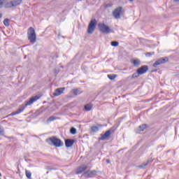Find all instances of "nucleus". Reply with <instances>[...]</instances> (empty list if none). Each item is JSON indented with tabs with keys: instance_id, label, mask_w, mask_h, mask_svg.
<instances>
[{
	"instance_id": "obj_17",
	"label": "nucleus",
	"mask_w": 179,
	"mask_h": 179,
	"mask_svg": "<svg viewBox=\"0 0 179 179\" xmlns=\"http://www.w3.org/2000/svg\"><path fill=\"white\" fill-rule=\"evenodd\" d=\"M132 64L134 66L138 67L139 65H141V60L139 59H136L132 61Z\"/></svg>"
},
{
	"instance_id": "obj_1",
	"label": "nucleus",
	"mask_w": 179,
	"mask_h": 179,
	"mask_svg": "<svg viewBox=\"0 0 179 179\" xmlns=\"http://www.w3.org/2000/svg\"><path fill=\"white\" fill-rule=\"evenodd\" d=\"M40 99V96L38 95H36L35 96H32L29 99V101H27L25 102V104H22L19 106L18 109L15 111L11 113L10 115H8V117H12L13 115H17L20 114V113H23L24 111V109L26 108L27 106H31L34 103V101H37Z\"/></svg>"
},
{
	"instance_id": "obj_4",
	"label": "nucleus",
	"mask_w": 179,
	"mask_h": 179,
	"mask_svg": "<svg viewBox=\"0 0 179 179\" xmlns=\"http://www.w3.org/2000/svg\"><path fill=\"white\" fill-rule=\"evenodd\" d=\"M96 26H97V20L96 19L91 20L87 29L88 34H92L96 29Z\"/></svg>"
},
{
	"instance_id": "obj_14",
	"label": "nucleus",
	"mask_w": 179,
	"mask_h": 179,
	"mask_svg": "<svg viewBox=\"0 0 179 179\" xmlns=\"http://www.w3.org/2000/svg\"><path fill=\"white\" fill-rule=\"evenodd\" d=\"M11 2L13 3V8H15L16 6H19V5L22 3V0H12Z\"/></svg>"
},
{
	"instance_id": "obj_27",
	"label": "nucleus",
	"mask_w": 179,
	"mask_h": 179,
	"mask_svg": "<svg viewBox=\"0 0 179 179\" xmlns=\"http://www.w3.org/2000/svg\"><path fill=\"white\" fill-rule=\"evenodd\" d=\"M120 43H118L117 41H112L110 43V45L113 46V47H118Z\"/></svg>"
},
{
	"instance_id": "obj_34",
	"label": "nucleus",
	"mask_w": 179,
	"mask_h": 179,
	"mask_svg": "<svg viewBox=\"0 0 179 179\" xmlns=\"http://www.w3.org/2000/svg\"><path fill=\"white\" fill-rule=\"evenodd\" d=\"M5 138H7L8 139H11L12 138H10V137H8V136H5Z\"/></svg>"
},
{
	"instance_id": "obj_29",
	"label": "nucleus",
	"mask_w": 179,
	"mask_h": 179,
	"mask_svg": "<svg viewBox=\"0 0 179 179\" xmlns=\"http://www.w3.org/2000/svg\"><path fill=\"white\" fill-rule=\"evenodd\" d=\"M70 133L72 134V135H75L76 134V129L74 128V127H72L71 129H70Z\"/></svg>"
},
{
	"instance_id": "obj_23",
	"label": "nucleus",
	"mask_w": 179,
	"mask_h": 179,
	"mask_svg": "<svg viewBox=\"0 0 179 179\" xmlns=\"http://www.w3.org/2000/svg\"><path fill=\"white\" fill-rule=\"evenodd\" d=\"M108 78L110 80H114V79H115L117 78V76L115 74H109V75H108Z\"/></svg>"
},
{
	"instance_id": "obj_25",
	"label": "nucleus",
	"mask_w": 179,
	"mask_h": 179,
	"mask_svg": "<svg viewBox=\"0 0 179 179\" xmlns=\"http://www.w3.org/2000/svg\"><path fill=\"white\" fill-rule=\"evenodd\" d=\"M25 174H26V177H27L29 179H31V172L25 170Z\"/></svg>"
},
{
	"instance_id": "obj_19",
	"label": "nucleus",
	"mask_w": 179,
	"mask_h": 179,
	"mask_svg": "<svg viewBox=\"0 0 179 179\" xmlns=\"http://www.w3.org/2000/svg\"><path fill=\"white\" fill-rule=\"evenodd\" d=\"M10 20H9V18H6L3 21V23L4 26H6V27H9V26L10 24Z\"/></svg>"
},
{
	"instance_id": "obj_40",
	"label": "nucleus",
	"mask_w": 179,
	"mask_h": 179,
	"mask_svg": "<svg viewBox=\"0 0 179 179\" xmlns=\"http://www.w3.org/2000/svg\"><path fill=\"white\" fill-rule=\"evenodd\" d=\"M77 1H82V0H77Z\"/></svg>"
},
{
	"instance_id": "obj_13",
	"label": "nucleus",
	"mask_w": 179,
	"mask_h": 179,
	"mask_svg": "<svg viewBox=\"0 0 179 179\" xmlns=\"http://www.w3.org/2000/svg\"><path fill=\"white\" fill-rule=\"evenodd\" d=\"M74 143H75V140L73 139L68 138L65 140L66 148H71V146H73Z\"/></svg>"
},
{
	"instance_id": "obj_7",
	"label": "nucleus",
	"mask_w": 179,
	"mask_h": 179,
	"mask_svg": "<svg viewBox=\"0 0 179 179\" xmlns=\"http://www.w3.org/2000/svg\"><path fill=\"white\" fill-rule=\"evenodd\" d=\"M166 62H169V57H161L158 59L154 64L153 66L156 68V66L159 65H162V64H166Z\"/></svg>"
},
{
	"instance_id": "obj_21",
	"label": "nucleus",
	"mask_w": 179,
	"mask_h": 179,
	"mask_svg": "<svg viewBox=\"0 0 179 179\" xmlns=\"http://www.w3.org/2000/svg\"><path fill=\"white\" fill-rule=\"evenodd\" d=\"M115 131H117V127L113 126L110 129L108 130V132H110V134L111 135V134H114Z\"/></svg>"
},
{
	"instance_id": "obj_37",
	"label": "nucleus",
	"mask_w": 179,
	"mask_h": 179,
	"mask_svg": "<svg viewBox=\"0 0 179 179\" xmlns=\"http://www.w3.org/2000/svg\"><path fill=\"white\" fill-rule=\"evenodd\" d=\"M129 1H130V2H133V1H134V0H129Z\"/></svg>"
},
{
	"instance_id": "obj_28",
	"label": "nucleus",
	"mask_w": 179,
	"mask_h": 179,
	"mask_svg": "<svg viewBox=\"0 0 179 179\" xmlns=\"http://www.w3.org/2000/svg\"><path fill=\"white\" fill-rule=\"evenodd\" d=\"M139 75H141V74L138 73V71H136V73H133L131 78L133 79H135L136 78H139Z\"/></svg>"
},
{
	"instance_id": "obj_12",
	"label": "nucleus",
	"mask_w": 179,
	"mask_h": 179,
	"mask_svg": "<svg viewBox=\"0 0 179 179\" xmlns=\"http://www.w3.org/2000/svg\"><path fill=\"white\" fill-rule=\"evenodd\" d=\"M65 90V87H60L55 90V92L53 93V96L57 97V96H61L62 93H64V91Z\"/></svg>"
},
{
	"instance_id": "obj_38",
	"label": "nucleus",
	"mask_w": 179,
	"mask_h": 179,
	"mask_svg": "<svg viewBox=\"0 0 179 179\" xmlns=\"http://www.w3.org/2000/svg\"><path fill=\"white\" fill-rule=\"evenodd\" d=\"M0 177H2V174H1V173H0Z\"/></svg>"
},
{
	"instance_id": "obj_35",
	"label": "nucleus",
	"mask_w": 179,
	"mask_h": 179,
	"mask_svg": "<svg viewBox=\"0 0 179 179\" xmlns=\"http://www.w3.org/2000/svg\"><path fill=\"white\" fill-rule=\"evenodd\" d=\"M2 17V13H0V19Z\"/></svg>"
},
{
	"instance_id": "obj_30",
	"label": "nucleus",
	"mask_w": 179,
	"mask_h": 179,
	"mask_svg": "<svg viewBox=\"0 0 179 179\" xmlns=\"http://www.w3.org/2000/svg\"><path fill=\"white\" fill-rule=\"evenodd\" d=\"M152 55H155V52L145 53V57H152Z\"/></svg>"
},
{
	"instance_id": "obj_8",
	"label": "nucleus",
	"mask_w": 179,
	"mask_h": 179,
	"mask_svg": "<svg viewBox=\"0 0 179 179\" xmlns=\"http://www.w3.org/2000/svg\"><path fill=\"white\" fill-rule=\"evenodd\" d=\"M97 174V171L95 170L93 171H87L86 172L83 173L82 176L85 177V178H92L94 177Z\"/></svg>"
},
{
	"instance_id": "obj_24",
	"label": "nucleus",
	"mask_w": 179,
	"mask_h": 179,
	"mask_svg": "<svg viewBox=\"0 0 179 179\" xmlns=\"http://www.w3.org/2000/svg\"><path fill=\"white\" fill-rule=\"evenodd\" d=\"M92 132H97L99 131V127L97 126H92L91 127Z\"/></svg>"
},
{
	"instance_id": "obj_5",
	"label": "nucleus",
	"mask_w": 179,
	"mask_h": 179,
	"mask_svg": "<svg viewBox=\"0 0 179 179\" xmlns=\"http://www.w3.org/2000/svg\"><path fill=\"white\" fill-rule=\"evenodd\" d=\"M98 29L99 31L101 33H105V34H108V33L111 32V29H110V27L106 25L104 23H99Z\"/></svg>"
},
{
	"instance_id": "obj_39",
	"label": "nucleus",
	"mask_w": 179,
	"mask_h": 179,
	"mask_svg": "<svg viewBox=\"0 0 179 179\" xmlns=\"http://www.w3.org/2000/svg\"><path fill=\"white\" fill-rule=\"evenodd\" d=\"M46 174H48V171L46 172Z\"/></svg>"
},
{
	"instance_id": "obj_2",
	"label": "nucleus",
	"mask_w": 179,
	"mask_h": 179,
	"mask_svg": "<svg viewBox=\"0 0 179 179\" xmlns=\"http://www.w3.org/2000/svg\"><path fill=\"white\" fill-rule=\"evenodd\" d=\"M46 142L48 145H50V146H55V148H62V146H64V142L55 136L47 138Z\"/></svg>"
},
{
	"instance_id": "obj_36",
	"label": "nucleus",
	"mask_w": 179,
	"mask_h": 179,
	"mask_svg": "<svg viewBox=\"0 0 179 179\" xmlns=\"http://www.w3.org/2000/svg\"><path fill=\"white\" fill-rule=\"evenodd\" d=\"M175 2H179V0H174Z\"/></svg>"
},
{
	"instance_id": "obj_26",
	"label": "nucleus",
	"mask_w": 179,
	"mask_h": 179,
	"mask_svg": "<svg viewBox=\"0 0 179 179\" xmlns=\"http://www.w3.org/2000/svg\"><path fill=\"white\" fill-rule=\"evenodd\" d=\"M55 120H57V117H54V116H50L48 120H47V122H51L52 121H55Z\"/></svg>"
},
{
	"instance_id": "obj_22",
	"label": "nucleus",
	"mask_w": 179,
	"mask_h": 179,
	"mask_svg": "<svg viewBox=\"0 0 179 179\" xmlns=\"http://www.w3.org/2000/svg\"><path fill=\"white\" fill-rule=\"evenodd\" d=\"M140 131H145V129H146V128H148V124H141L138 127Z\"/></svg>"
},
{
	"instance_id": "obj_20",
	"label": "nucleus",
	"mask_w": 179,
	"mask_h": 179,
	"mask_svg": "<svg viewBox=\"0 0 179 179\" xmlns=\"http://www.w3.org/2000/svg\"><path fill=\"white\" fill-rule=\"evenodd\" d=\"M4 8H6V9L13 8L12 1H8L7 3H6Z\"/></svg>"
},
{
	"instance_id": "obj_31",
	"label": "nucleus",
	"mask_w": 179,
	"mask_h": 179,
	"mask_svg": "<svg viewBox=\"0 0 179 179\" xmlns=\"http://www.w3.org/2000/svg\"><path fill=\"white\" fill-rule=\"evenodd\" d=\"M6 0H0V9L3 6V3Z\"/></svg>"
},
{
	"instance_id": "obj_32",
	"label": "nucleus",
	"mask_w": 179,
	"mask_h": 179,
	"mask_svg": "<svg viewBox=\"0 0 179 179\" xmlns=\"http://www.w3.org/2000/svg\"><path fill=\"white\" fill-rule=\"evenodd\" d=\"M111 6H113V3H108L105 6V8H111Z\"/></svg>"
},
{
	"instance_id": "obj_15",
	"label": "nucleus",
	"mask_w": 179,
	"mask_h": 179,
	"mask_svg": "<svg viewBox=\"0 0 179 179\" xmlns=\"http://www.w3.org/2000/svg\"><path fill=\"white\" fill-rule=\"evenodd\" d=\"M152 162H153L152 159H148L146 162H144L141 165H139L138 168L139 169H145L146 167V166H148V164H149V163H152Z\"/></svg>"
},
{
	"instance_id": "obj_18",
	"label": "nucleus",
	"mask_w": 179,
	"mask_h": 179,
	"mask_svg": "<svg viewBox=\"0 0 179 179\" xmlns=\"http://www.w3.org/2000/svg\"><path fill=\"white\" fill-rule=\"evenodd\" d=\"M92 108L93 105L91 103H87L84 106L85 111H90V110H92Z\"/></svg>"
},
{
	"instance_id": "obj_9",
	"label": "nucleus",
	"mask_w": 179,
	"mask_h": 179,
	"mask_svg": "<svg viewBox=\"0 0 179 179\" xmlns=\"http://www.w3.org/2000/svg\"><path fill=\"white\" fill-rule=\"evenodd\" d=\"M147 71H149V66L146 65L142 66L137 69V72L140 75H143V73H146Z\"/></svg>"
},
{
	"instance_id": "obj_6",
	"label": "nucleus",
	"mask_w": 179,
	"mask_h": 179,
	"mask_svg": "<svg viewBox=\"0 0 179 179\" xmlns=\"http://www.w3.org/2000/svg\"><path fill=\"white\" fill-rule=\"evenodd\" d=\"M123 12L122 7H117L113 10V16L115 19H121V15H122Z\"/></svg>"
},
{
	"instance_id": "obj_33",
	"label": "nucleus",
	"mask_w": 179,
	"mask_h": 179,
	"mask_svg": "<svg viewBox=\"0 0 179 179\" xmlns=\"http://www.w3.org/2000/svg\"><path fill=\"white\" fill-rule=\"evenodd\" d=\"M106 163H108V164H109V163H110V159H106Z\"/></svg>"
},
{
	"instance_id": "obj_11",
	"label": "nucleus",
	"mask_w": 179,
	"mask_h": 179,
	"mask_svg": "<svg viewBox=\"0 0 179 179\" xmlns=\"http://www.w3.org/2000/svg\"><path fill=\"white\" fill-rule=\"evenodd\" d=\"M85 170H87V166L83 164L77 169L76 174H82Z\"/></svg>"
},
{
	"instance_id": "obj_16",
	"label": "nucleus",
	"mask_w": 179,
	"mask_h": 179,
	"mask_svg": "<svg viewBox=\"0 0 179 179\" xmlns=\"http://www.w3.org/2000/svg\"><path fill=\"white\" fill-rule=\"evenodd\" d=\"M71 93L74 96H78V94H80L82 93V91H80V89H73L71 90Z\"/></svg>"
},
{
	"instance_id": "obj_3",
	"label": "nucleus",
	"mask_w": 179,
	"mask_h": 179,
	"mask_svg": "<svg viewBox=\"0 0 179 179\" xmlns=\"http://www.w3.org/2000/svg\"><path fill=\"white\" fill-rule=\"evenodd\" d=\"M28 40L31 44H34L37 40V36L36 35V30L34 28L29 27L27 32Z\"/></svg>"
},
{
	"instance_id": "obj_10",
	"label": "nucleus",
	"mask_w": 179,
	"mask_h": 179,
	"mask_svg": "<svg viewBox=\"0 0 179 179\" xmlns=\"http://www.w3.org/2000/svg\"><path fill=\"white\" fill-rule=\"evenodd\" d=\"M110 136L111 134L110 131H106L104 134H102L101 137L99 138V141H108L110 139Z\"/></svg>"
}]
</instances>
